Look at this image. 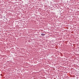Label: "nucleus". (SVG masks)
<instances>
[{
    "label": "nucleus",
    "mask_w": 79,
    "mask_h": 79,
    "mask_svg": "<svg viewBox=\"0 0 79 79\" xmlns=\"http://www.w3.org/2000/svg\"><path fill=\"white\" fill-rule=\"evenodd\" d=\"M45 35V34H41V35H43V36H44V35Z\"/></svg>",
    "instance_id": "1"
}]
</instances>
